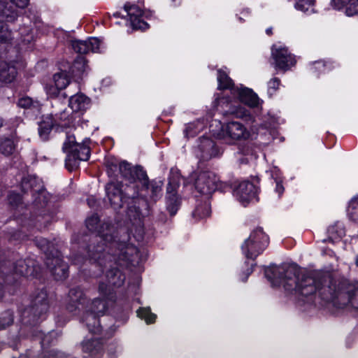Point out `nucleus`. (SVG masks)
Instances as JSON below:
<instances>
[{
    "instance_id": "1",
    "label": "nucleus",
    "mask_w": 358,
    "mask_h": 358,
    "mask_svg": "<svg viewBox=\"0 0 358 358\" xmlns=\"http://www.w3.org/2000/svg\"><path fill=\"white\" fill-rule=\"evenodd\" d=\"M87 228L90 231H96L90 238L87 247V255L90 261H94L93 267H99L103 272L106 264H114L120 266H136L140 260L138 249L129 243L130 232L124 228L115 231L108 222L100 224L96 214H93L85 220Z\"/></svg>"
},
{
    "instance_id": "2",
    "label": "nucleus",
    "mask_w": 358,
    "mask_h": 358,
    "mask_svg": "<svg viewBox=\"0 0 358 358\" xmlns=\"http://www.w3.org/2000/svg\"><path fill=\"white\" fill-rule=\"evenodd\" d=\"M264 274L271 282L278 280L287 293L296 296L300 305L312 303L317 292L321 299L326 302L320 294V289L324 285V278L331 276L329 274L306 273L292 265L267 268Z\"/></svg>"
},
{
    "instance_id": "3",
    "label": "nucleus",
    "mask_w": 358,
    "mask_h": 358,
    "mask_svg": "<svg viewBox=\"0 0 358 358\" xmlns=\"http://www.w3.org/2000/svg\"><path fill=\"white\" fill-rule=\"evenodd\" d=\"M320 294L327 303L343 308L348 305L358 310V280L326 276Z\"/></svg>"
},
{
    "instance_id": "4",
    "label": "nucleus",
    "mask_w": 358,
    "mask_h": 358,
    "mask_svg": "<svg viewBox=\"0 0 358 358\" xmlns=\"http://www.w3.org/2000/svg\"><path fill=\"white\" fill-rule=\"evenodd\" d=\"M105 190L110 206L114 210L121 209L124 203L129 202L127 215L131 223L129 231L136 241H143L145 234L143 222L140 209L134 203L137 192H134L131 196L127 194H123L122 184L117 181L108 182L105 186Z\"/></svg>"
},
{
    "instance_id": "5",
    "label": "nucleus",
    "mask_w": 358,
    "mask_h": 358,
    "mask_svg": "<svg viewBox=\"0 0 358 358\" xmlns=\"http://www.w3.org/2000/svg\"><path fill=\"white\" fill-rule=\"evenodd\" d=\"M50 308L48 292L43 288L33 294L30 305L21 313V322L23 325L34 326L45 318Z\"/></svg>"
},
{
    "instance_id": "6",
    "label": "nucleus",
    "mask_w": 358,
    "mask_h": 358,
    "mask_svg": "<svg viewBox=\"0 0 358 358\" xmlns=\"http://www.w3.org/2000/svg\"><path fill=\"white\" fill-rule=\"evenodd\" d=\"M90 139L85 138L78 142L74 135H69L64 141L62 150L66 152L65 166L72 171L76 169L81 161H87L90 157Z\"/></svg>"
},
{
    "instance_id": "7",
    "label": "nucleus",
    "mask_w": 358,
    "mask_h": 358,
    "mask_svg": "<svg viewBox=\"0 0 358 358\" xmlns=\"http://www.w3.org/2000/svg\"><path fill=\"white\" fill-rule=\"evenodd\" d=\"M37 270L38 266L34 259H20L13 262L4 254L0 255V278H4L11 273L25 277L34 276Z\"/></svg>"
},
{
    "instance_id": "8",
    "label": "nucleus",
    "mask_w": 358,
    "mask_h": 358,
    "mask_svg": "<svg viewBox=\"0 0 358 358\" xmlns=\"http://www.w3.org/2000/svg\"><path fill=\"white\" fill-rule=\"evenodd\" d=\"M268 242V237L263 231V229L261 227H257L245 241L241 249L247 259H255L266 249Z\"/></svg>"
},
{
    "instance_id": "9",
    "label": "nucleus",
    "mask_w": 358,
    "mask_h": 358,
    "mask_svg": "<svg viewBox=\"0 0 358 358\" xmlns=\"http://www.w3.org/2000/svg\"><path fill=\"white\" fill-rule=\"evenodd\" d=\"M180 174L177 170L173 169L170 171L169 182L166 187V209L170 216H174L181 204V199L177 194V189L180 183Z\"/></svg>"
},
{
    "instance_id": "10",
    "label": "nucleus",
    "mask_w": 358,
    "mask_h": 358,
    "mask_svg": "<svg viewBox=\"0 0 358 358\" xmlns=\"http://www.w3.org/2000/svg\"><path fill=\"white\" fill-rule=\"evenodd\" d=\"M194 175V187L200 194L210 195L216 190L218 179L214 173L201 171Z\"/></svg>"
},
{
    "instance_id": "11",
    "label": "nucleus",
    "mask_w": 358,
    "mask_h": 358,
    "mask_svg": "<svg viewBox=\"0 0 358 358\" xmlns=\"http://www.w3.org/2000/svg\"><path fill=\"white\" fill-rule=\"evenodd\" d=\"M68 298L66 308L73 315H78L81 310L84 311L88 304L87 297L79 287L71 288L69 292Z\"/></svg>"
},
{
    "instance_id": "12",
    "label": "nucleus",
    "mask_w": 358,
    "mask_h": 358,
    "mask_svg": "<svg viewBox=\"0 0 358 358\" xmlns=\"http://www.w3.org/2000/svg\"><path fill=\"white\" fill-rule=\"evenodd\" d=\"M45 264L57 280L66 279L68 276V265L65 263L59 251L45 259Z\"/></svg>"
},
{
    "instance_id": "13",
    "label": "nucleus",
    "mask_w": 358,
    "mask_h": 358,
    "mask_svg": "<svg viewBox=\"0 0 358 358\" xmlns=\"http://www.w3.org/2000/svg\"><path fill=\"white\" fill-rule=\"evenodd\" d=\"M272 57L275 61V68L283 71L289 70L296 64L294 56L289 52L287 48H272Z\"/></svg>"
},
{
    "instance_id": "14",
    "label": "nucleus",
    "mask_w": 358,
    "mask_h": 358,
    "mask_svg": "<svg viewBox=\"0 0 358 358\" xmlns=\"http://www.w3.org/2000/svg\"><path fill=\"white\" fill-rule=\"evenodd\" d=\"M106 341L103 338L85 339L80 343L82 352L92 358H101L105 352Z\"/></svg>"
},
{
    "instance_id": "15",
    "label": "nucleus",
    "mask_w": 358,
    "mask_h": 358,
    "mask_svg": "<svg viewBox=\"0 0 358 358\" xmlns=\"http://www.w3.org/2000/svg\"><path fill=\"white\" fill-rule=\"evenodd\" d=\"M257 188L249 181L241 182L234 190V195L243 205L246 206L250 201L257 197Z\"/></svg>"
},
{
    "instance_id": "16",
    "label": "nucleus",
    "mask_w": 358,
    "mask_h": 358,
    "mask_svg": "<svg viewBox=\"0 0 358 358\" xmlns=\"http://www.w3.org/2000/svg\"><path fill=\"white\" fill-rule=\"evenodd\" d=\"M197 150L200 152L199 157L204 161H208L220 155V149L215 143L211 138L205 136L199 138Z\"/></svg>"
},
{
    "instance_id": "17",
    "label": "nucleus",
    "mask_w": 358,
    "mask_h": 358,
    "mask_svg": "<svg viewBox=\"0 0 358 358\" xmlns=\"http://www.w3.org/2000/svg\"><path fill=\"white\" fill-rule=\"evenodd\" d=\"M124 9L129 17L130 24L134 29L145 30L148 27V23L141 19L143 10L138 6L127 3L124 6Z\"/></svg>"
},
{
    "instance_id": "18",
    "label": "nucleus",
    "mask_w": 358,
    "mask_h": 358,
    "mask_svg": "<svg viewBox=\"0 0 358 358\" xmlns=\"http://www.w3.org/2000/svg\"><path fill=\"white\" fill-rule=\"evenodd\" d=\"M99 317L95 315L87 310L83 311L80 317V322L85 324L87 329L92 334H100L103 331V326L100 324Z\"/></svg>"
},
{
    "instance_id": "19",
    "label": "nucleus",
    "mask_w": 358,
    "mask_h": 358,
    "mask_svg": "<svg viewBox=\"0 0 358 358\" xmlns=\"http://www.w3.org/2000/svg\"><path fill=\"white\" fill-rule=\"evenodd\" d=\"M223 131L227 136L233 140L246 138L248 136L246 128L238 122H228Z\"/></svg>"
},
{
    "instance_id": "20",
    "label": "nucleus",
    "mask_w": 358,
    "mask_h": 358,
    "mask_svg": "<svg viewBox=\"0 0 358 358\" xmlns=\"http://www.w3.org/2000/svg\"><path fill=\"white\" fill-rule=\"evenodd\" d=\"M90 104V99L82 93L71 95L69 106L74 112L85 110Z\"/></svg>"
},
{
    "instance_id": "21",
    "label": "nucleus",
    "mask_w": 358,
    "mask_h": 358,
    "mask_svg": "<svg viewBox=\"0 0 358 358\" xmlns=\"http://www.w3.org/2000/svg\"><path fill=\"white\" fill-rule=\"evenodd\" d=\"M57 123L52 114L43 115L38 124V134L43 140H47L53 127Z\"/></svg>"
},
{
    "instance_id": "22",
    "label": "nucleus",
    "mask_w": 358,
    "mask_h": 358,
    "mask_svg": "<svg viewBox=\"0 0 358 358\" xmlns=\"http://www.w3.org/2000/svg\"><path fill=\"white\" fill-rule=\"evenodd\" d=\"M110 268L106 272V280L108 283L112 287H121L125 280L124 274L117 267H112L110 264Z\"/></svg>"
},
{
    "instance_id": "23",
    "label": "nucleus",
    "mask_w": 358,
    "mask_h": 358,
    "mask_svg": "<svg viewBox=\"0 0 358 358\" xmlns=\"http://www.w3.org/2000/svg\"><path fill=\"white\" fill-rule=\"evenodd\" d=\"M17 75V70L13 64L0 62V81L6 83H12Z\"/></svg>"
},
{
    "instance_id": "24",
    "label": "nucleus",
    "mask_w": 358,
    "mask_h": 358,
    "mask_svg": "<svg viewBox=\"0 0 358 358\" xmlns=\"http://www.w3.org/2000/svg\"><path fill=\"white\" fill-rule=\"evenodd\" d=\"M238 98L242 103L251 108L257 107L259 104L257 95L251 89L247 87L239 90Z\"/></svg>"
},
{
    "instance_id": "25",
    "label": "nucleus",
    "mask_w": 358,
    "mask_h": 358,
    "mask_svg": "<svg viewBox=\"0 0 358 358\" xmlns=\"http://www.w3.org/2000/svg\"><path fill=\"white\" fill-rule=\"evenodd\" d=\"M21 189L24 193H27L30 191L34 195L36 193H39L41 191L42 186L38 184L37 178L29 176L22 178Z\"/></svg>"
},
{
    "instance_id": "26",
    "label": "nucleus",
    "mask_w": 358,
    "mask_h": 358,
    "mask_svg": "<svg viewBox=\"0 0 358 358\" xmlns=\"http://www.w3.org/2000/svg\"><path fill=\"white\" fill-rule=\"evenodd\" d=\"M108 309V303L106 299L96 298L91 302L88 301V304L85 310L93 313L95 315L103 316Z\"/></svg>"
},
{
    "instance_id": "27",
    "label": "nucleus",
    "mask_w": 358,
    "mask_h": 358,
    "mask_svg": "<svg viewBox=\"0 0 358 358\" xmlns=\"http://www.w3.org/2000/svg\"><path fill=\"white\" fill-rule=\"evenodd\" d=\"M87 68V61L84 57H78L70 68L69 73L76 80L81 79Z\"/></svg>"
},
{
    "instance_id": "28",
    "label": "nucleus",
    "mask_w": 358,
    "mask_h": 358,
    "mask_svg": "<svg viewBox=\"0 0 358 358\" xmlns=\"http://www.w3.org/2000/svg\"><path fill=\"white\" fill-rule=\"evenodd\" d=\"M17 17V13L11 6L6 1H0V21L13 22Z\"/></svg>"
},
{
    "instance_id": "29",
    "label": "nucleus",
    "mask_w": 358,
    "mask_h": 358,
    "mask_svg": "<svg viewBox=\"0 0 358 358\" xmlns=\"http://www.w3.org/2000/svg\"><path fill=\"white\" fill-rule=\"evenodd\" d=\"M35 243L38 248L44 252L45 255V259L50 257L55 254L56 251H59L55 248L52 243L50 242L48 239L42 237H36L35 239Z\"/></svg>"
},
{
    "instance_id": "30",
    "label": "nucleus",
    "mask_w": 358,
    "mask_h": 358,
    "mask_svg": "<svg viewBox=\"0 0 358 358\" xmlns=\"http://www.w3.org/2000/svg\"><path fill=\"white\" fill-rule=\"evenodd\" d=\"M36 338L39 339L43 349L48 348L50 346L55 345L57 343V333L55 331L50 332L44 335L42 332L35 336Z\"/></svg>"
},
{
    "instance_id": "31",
    "label": "nucleus",
    "mask_w": 358,
    "mask_h": 358,
    "mask_svg": "<svg viewBox=\"0 0 358 358\" xmlns=\"http://www.w3.org/2000/svg\"><path fill=\"white\" fill-rule=\"evenodd\" d=\"M327 232L329 234L328 239H324L323 241H329V242H335L336 240H339L345 234V231L343 229L338 226V224H335L334 225L330 226L328 229Z\"/></svg>"
},
{
    "instance_id": "32",
    "label": "nucleus",
    "mask_w": 358,
    "mask_h": 358,
    "mask_svg": "<svg viewBox=\"0 0 358 358\" xmlns=\"http://www.w3.org/2000/svg\"><path fill=\"white\" fill-rule=\"evenodd\" d=\"M211 213V208L208 203L204 202L199 204L192 213V216L200 220L208 217Z\"/></svg>"
},
{
    "instance_id": "33",
    "label": "nucleus",
    "mask_w": 358,
    "mask_h": 358,
    "mask_svg": "<svg viewBox=\"0 0 358 358\" xmlns=\"http://www.w3.org/2000/svg\"><path fill=\"white\" fill-rule=\"evenodd\" d=\"M53 80L57 90H62L69 85V78L65 71H61L53 76Z\"/></svg>"
},
{
    "instance_id": "34",
    "label": "nucleus",
    "mask_w": 358,
    "mask_h": 358,
    "mask_svg": "<svg viewBox=\"0 0 358 358\" xmlns=\"http://www.w3.org/2000/svg\"><path fill=\"white\" fill-rule=\"evenodd\" d=\"M134 167H132L130 164L123 161L118 165V170L122 176L129 180L130 182H134L133 170Z\"/></svg>"
},
{
    "instance_id": "35",
    "label": "nucleus",
    "mask_w": 358,
    "mask_h": 358,
    "mask_svg": "<svg viewBox=\"0 0 358 358\" xmlns=\"http://www.w3.org/2000/svg\"><path fill=\"white\" fill-rule=\"evenodd\" d=\"M17 105L20 108L27 109H35L39 110L41 104L38 101L33 100L29 96H24L18 99Z\"/></svg>"
},
{
    "instance_id": "36",
    "label": "nucleus",
    "mask_w": 358,
    "mask_h": 358,
    "mask_svg": "<svg viewBox=\"0 0 358 358\" xmlns=\"http://www.w3.org/2000/svg\"><path fill=\"white\" fill-rule=\"evenodd\" d=\"M217 80L219 90L229 89L233 85L232 80L222 70L217 71Z\"/></svg>"
},
{
    "instance_id": "37",
    "label": "nucleus",
    "mask_w": 358,
    "mask_h": 358,
    "mask_svg": "<svg viewBox=\"0 0 358 358\" xmlns=\"http://www.w3.org/2000/svg\"><path fill=\"white\" fill-rule=\"evenodd\" d=\"M133 172L134 182L138 180L143 183V186H145L146 189H148L149 186V180L146 172L143 169V168L140 166H136L134 167Z\"/></svg>"
},
{
    "instance_id": "38",
    "label": "nucleus",
    "mask_w": 358,
    "mask_h": 358,
    "mask_svg": "<svg viewBox=\"0 0 358 358\" xmlns=\"http://www.w3.org/2000/svg\"><path fill=\"white\" fill-rule=\"evenodd\" d=\"M15 150V144L12 139L5 138L0 141V152L6 156L12 155Z\"/></svg>"
},
{
    "instance_id": "39",
    "label": "nucleus",
    "mask_w": 358,
    "mask_h": 358,
    "mask_svg": "<svg viewBox=\"0 0 358 358\" xmlns=\"http://www.w3.org/2000/svg\"><path fill=\"white\" fill-rule=\"evenodd\" d=\"M14 321L13 313L7 310L0 313V329H4L13 324Z\"/></svg>"
},
{
    "instance_id": "40",
    "label": "nucleus",
    "mask_w": 358,
    "mask_h": 358,
    "mask_svg": "<svg viewBox=\"0 0 358 358\" xmlns=\"http://www.w3.org/2000/svg\"><path fill=\"white\" fill-rule=\"evenodd\" d=\"M72 48L75 52L80 55H84L90 52L87 40L80 41L75 40L72 41Z\"/></svg>"
},
{
    "instance_id": "41",
    "label": "nucleus",
    "mask_w": 358,
    "mask_h": 358,
    "mask_svg": "<svg viewBox=\"0 0 358 358\" xmlns=\"http://www.w3.org/2000/svg\"><path fill=\"white\" fill-rule=\"evenodd\" d=\"M348 214L350 220L358 222V197L352 199L350 202Z\"/></svg>"
},
{
    "instance_id": "42",
    "label": "nucleus",
    "mask_w": 358,
    "mask_h": 358,
    "mask_svg": "<svg viewBox=\"0 0 358 358\" xmlns=\"http://www.w3.org/2000/svg\"><path fill=\"white\" fill-rule=\"evenodd\" d=\"M315 0H298L295 3V8L297 10H301L304 13L310 10L314 11Z\"/></svg>"
},
{
    "instance_id": "43",
    "label": "nucleus",
    "mask_w": 358,
    "mask_h": 358,
    "mask_svg": "<svg viewBox=\"0 0 358 358\" xmlns=\"http://www.w3.org/2000/svg\"><path fill=\"white\" fill-rule=\"evenodd\" d=\"M137 315L139 317L144 319L147 324L154 323L155 321V315L150 312V308L138 309Z\"/></svg>"
},
{
    "instance_id": "44",
    "label": "nucleus",
    "mask_w": 358,
    "mask_h": 358,
    "mask_svg": "<svg viewBox=\"0 0 358 358\" xmlns=\"http://www.w3.org/2000/svg\"><path fill=\"white\" fill-rule=\"evenodd\" d=\"M21 40L24 43L29 44L34 39L33 30L29 27H23L20 29Z\"/></svg>"
},
{
    "instance_id": "45",
    "label": "nucleus",
    "mask_w": 358,
    "mask_h": 358,
    "mask_svg": "<svg viewBox=\"0 0 358 358\" xmlns=\"http://www.w3.org/2000/svg\"><path fill=\"white\" fill-rule=\"evenodd\" d=\"M12 32L8 28V26L0 21V42L8 43L12 38Z\"/></svg>"
},
{
    "instance_id": "46",
    "label": "nucleus",
    "mask_w": 358,
    "mask_h": 358,
    "mask_svg": "<svg viewBox=\"0 0 358 358\" xmlns=\"http://www.w3.org/2000/svg\"><path fill=\"white\" fill-rule=\"evenodd\" d=\"M69 117V115L68 112H66V110H63L59 114H56L54 118L57 121V123H56V124L66 126L70 122Z\"/></svg>"
},
{
    "instance_id": "47",
    "label": "nucleus",
    "mask_w": 358,
    "mask_h": 358,
    "mask_svg": "<svg viewBox=\"0 0 358 358\" xmlns=\"http://www.w3.org/2000/svg\"><path fill=\"white\" fill-rule=\"evenodd\" d=\"M345 13L348 16H353L358 13V0L351 1L345 6Z\"/></svg>"
},
{
    "instance_id": "48",
    "label": "nucleus",
    "mask_w": 358,
    "mask_h": 358,
    "mask_svg": "<svg viewBox=\"0 0 358 358\" xmlns=\"http://www.w3.org/2000/svg\"><path fill=\"white\" fill-rule=\"evenodd\" d=\"M89 50L92 52H97L99 50L100 41L96 38H90L87 40Z\"/></svg>"
},
{
    "instance_id": "49",
    "label": "nucleus",
    "mask_w": 358,
    "mask_h": 358,
    "mask_svg": "<svg viewBox=\"0 0 358 358\" xmlns=\"http://www.w3.org/2000/svg\"><path fill=\"white\" fill-rule=\"evenodd\" d=\"M231 113L238 118H243L249 115L248 111L241 107L232 110Z\"/></svg>"
},
{
    "instance_id": "50",
    "label": "nucleus",
    "mask_w": 358,
    "mask_h": 358,
    "mask_svg": "<svg viewBox=\"0 0 358 358\" xmlns=\"http://www.w3.org/2000/svg\"><path fill=\"white\" fill-rule=\"evenodd\" d=\"M110 285L108 283L106 284L103 282H99V292L103 296H106L110 293Z\"/></svg>"
},
{
    "instance_id": "51",
    "label": "nucleus",
    "mask_w": 358,
    "mask_h": 358,
    "mask_svg": "<svg viewBox=\"0 0 358 358\" xmlns=\"http://www.w3.org/2000/svg\"><path fill=\"white\" fill-rule=\"evenodd\" d=\"M9 203L13 206H17L21 202V196L17 193H10L8 196Z\"/></svg>"
},
{
    "instance_id": "52",
    "label": "nucleus",
    "mask_w": 358,
    "mask_h": 358,
    "mask_svg": "<svg viewBox=\"0 0 358 358\" xmlns=\"http://www.w3.org/2000/svg\"><path fill=\"white\" fill-rule=\"evenodd\" d=\"M280 84V80L278 78H274L268 82V85L269 90H273L275 92L278 89Z\"/></svg>"
},
{
    "instance_id": "53",
    "label": "nucleus",
    "mask_w": 358,
    "mask_h": 358,
    "mask_svg": "<svg viewBox=\"0 0 358 358\" xmlns=\"http://www.w3.org/2000/svg\"><path fill=\"white\" fill-rule=\"evenodd\" d=\"M10 1L18 8H24L29 3V0H10Z\"/></svg>"
},
{
    "instance_id": "54",
    "label": "nucleus",
    "mask_w": 358,
    "mask_h": 358,
    "mask_svg": "<svg viewBox=\"0 0 358 358\" xmlns=\"http://www.w3.org/2000/svg\"><path fill=\"white\" fill-rule=\"evenodd\" d=\"M20 341V338L18 337H16L13 340L8 342V345L10 348H12L13 350H17L18 346V343Z\"/></svg>"
},
{
    "instance_id": "55",
    "label": "nucleus",
    "mask_w": 358,
    "mask_h": 358,
    "mask_svg": "<svg viewBox=\"0 0 358 358\" xmlns=\"http://www.w3.org/2000/svg\"><path fill=\"white\" fill-rule=\"evenodd\" d=\"M108 173H110V172H115L118 169V165L113 163H108Z\"/></svg>"
},
{
    "instance_id": "56",
    "label": "nucleus",
    "mask_w": 358,
    "mask_h": 358,
    "mask_svg": "<svg viewBox=\"0 0 358 358\" xmlns=\"http://www.w3.org/2000/svg\"><path fill=\"white\" fill-rule=\"evenodd\" d=\"M275 191L280 196L284 192V187L280 182H276Z\"/></svg>"
},
{
    "instance_id": "57",
    "label": "nucleus",
    "mask_w": 358,
    "mask_h": 358,
    "mask_svg": "<svg viewBox=\"0 0 358 358\" xmlns=\"http://www.w3.org/2000/svg\"><path fill=\"white\" fill-rule=\"evenodd\" d=\"M167 220H168V219H167L166 216L163 213H161L158 215V222H160L162 223H166L167 222Z\"/></svg>"
},
{
    "instance_id": "58",
    "label": "nucleus",
    "mask_w": 358,
    "mask_h": 358,
    "mask_svg": "<svg viewBox=\"0 0 358 358\" xmlns=\"http://www.w3.org/2000/svg\"><path fill=\"white\" fill-rule=\"evenodd\" d=\"M87 203L88 205L90 206V207H94L95 203H96V201L94 200V198H88L87 199Z\"/></svg>"
},
{
    "instance_id": "59",
    "label": "nucleus",
    "mask_w": 358,
    "mask_h": 358,
    "mask_svg": "<svg viewBox=\"0 0 358 358\" xmlns=\"http://www.w3.org/2000/svg\"><path fill=\"white\" fill-rule=\"evenodd\" d=\"M58 95L65 99V98H67V97L70 98V96L71 94V93H68L66 92H58Z\"/></svg>"
},
{
    "instance_id": "60",
    "label": "nucleus",
    "mask_w": 358,
    "mask_h": 358,
    "mask_svg": "<svg viewBox=\"0 0 358 358\" xmlns=\"http://www.w3.org/2000/svg\"><path fill=\"white\" fill-rule=\"evenodd\" d=\"M4 294H5V289H4L3 285L0 282V299H1L3 297Z\"/></svg>"
},
{
    "instance_id": "61",
    "label": "nucleus",
    "mask_w": 358,
    "mask_h": 358,
    "mask_svg": "<svg viewBox=\"0 0 358 358\" xmlns=\"http://www.w3.org/2000/svg\"><path fill=\"white\" fill-rule=\"evenodd\" d=\"M240 164H248V159L247 157H240L238 159Z\"/></svg>"
},
{
    "instance_id": "62",
    "label": "nucleus",
    "mask_w": 358,
    "mask_h": 358,
    "mask_svg": "<svg viewBox=\"0 0 358 358\" xmlns=\"http://www.w3.org/2000/svg\"><path fill=\"white\" fill-rule=\"evenodd\" d=\"M12 238L15 239V240H17V239H20L21 238V234L20 233H17L16 234H14L13 236H12Z\"/></svg>"
},
{
    "instance_id": "63",
    "label": "nucleus",
    "mask_w": 358,
    "mask_h": 358,
    "mask_svg": "<svg viewBox=\"0 0 358 358\" xmlns=\"http://www.w3.org/2000/svg\"><path fill=\"white\" fill-rule=\"evenodd\" d=\"M252 272V268H248L247 270L246 276H245V278L243 280V281L246 280V279L248 278V276L251 274Z\"/></svg>"
},
{
    "instance_id": "64",
    "label": "nucleus",
    "mask_w": 358,
    "mask_h": 358,
    "mask_svg": "<svg viewBox=\"0 0 358 358\" xmlns=\"http://www.w3.org/2000/svg\"><path fill=\"white\" fill-rule=\"evenodd\" d=\"M73 262H74L75 264H80V257H75L74 259H73Z\"/></svg>"
}]
</instances>
